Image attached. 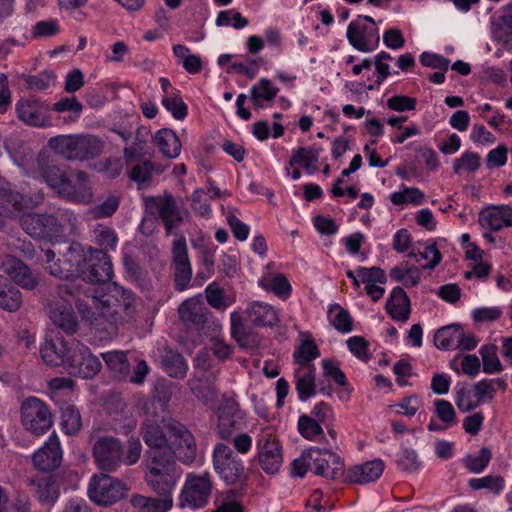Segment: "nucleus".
<instances>
[{"mask_svg": "<svg viewBox=\"0 0 512 512\" xmlns=\"http://www.w3.org/2000/svg\"><path fill=\"white\" fill-rule=\"evenodd\" d=\"M22 305V294L0 276V308L8 312L17 311Z\"/></svg>", "mask_w": 512, "mask_h": 512, "instance_id": "nucleus-38", "label": "nucleus"}, {"mask_svg": "<svg viewBox=\"0 0 512 512\" xmlns=\"http://www.w3.org/2000/svg\"><path fill=\"white\" fill-rule=\"evenodd\" d=\"M357 273L365 286L373 283L385 284L387 281L385 271L379 267H358Z\"/></svg>", "mask_w": 512, "mask_h": 512, "instance_id": "nucleus-60", "label": "nucleus"}, {"mask_svg": "<svg viewBox=\"0 0 512 512\" xmlns=\"http://www.w3.org/2000/svg\"><path fill=\"white\" fill-rule=\"evenodd\" d=\"M179 319L185 327L203 332L209 326L211 312L199 297H191L178 307Z\"/></svg>", "mask_w": 512, "mask_h": 512, "instance_id": "nucleus-16", "label": "nucleus"}, {"mask_svg": "<svg viewBox=\"0 0 512 512\" xmlns=\"http://www.w3.org/2000/svg\"><path fill=\"white\" fill-rule=\"evenodd\" d=\"M0 268L23 288L32 290L38 284L29 267L12 255H5L0 258Z\"/></svg>", "mask_w": 512, "mask_h": 512, "instance_id": "nucleus-20", "label": "nucleus"}, {"mask_svg": "<svg viewBox=\"0 0 512 512\" xmlns=\"http://www.w3.org/2000/svg\"><path fill=\"white\" fill-rule=\"evenodd\" d=\"M434 405L438 418L444 422L447 427L457 423L456 411L449 401L444 399H437L434 401Z\"/></svg>", "mask_w": 512, "mask_h": 512, "instance_id": "nucleus-59", "label": "nucleus"}, {"mask_svg": "<svg viewBox=\"0 0 512 512\" xmlns=\"http://www.w3.org/2000/svg\"><path fill=\"white\" fill-rule=\"evenodd\" d=\"M92 452L98 467L107 472H115L121 465H134L141 456L142 445L137 438H130L126 448L114 436L101 435L99 429L90 434Z\"/></svg>", "mask_w": 512, "mask_h": 512, "instance_id": "nucleus-4", "label": "nucleus"}, {"mask_svg": "<svg viewBox=\"0 0 512 512\" xmlns=\"http://www.w3.org/2000/svg\"><path fill=\"white\" fill-rule=\"evenodd\" d=\"M212 462L215 472L227 485H242L248 480L242 459L228 445L219 443L214 447Z\"/></svg>", "mask_w": 512, "mask_h": 512, "instance_id": "nucleus-8", "label": "nucleus"}, {"mask_svg": "<svg viewBox=\"0 0 512 512\" xmlns=\"http://www.w3.org/2000/svg\"><path fill=\"white\" fill-rule=\"evenodd\" d=\"M153 175V162L150 159L138 161L135 164L130 173V180L136 182L139 188L148 187L151 183V177Z\"/></svg>", "mask_w": 512, "mask_h": 512, "instance_id": "nucleus-47", "label": "nucleus"}, {"mask_svg": "<svg viewBox=\"0 0 512 512\" xmlns=\"http://www.w3.org/2000/svg\"><path fill=\"white\" fill-rule=\"evenodd\" d=\"M162 366L169 376L174 378H183L188 369L184 357L172 350L166 351L163 355Z\"/></svg>", "mask_w": 512, "mask_h": 512, "instance_id": "nucleus-40", "label": "nucleus"}, {"mask_svg": "<svg viewBox=\"0 0 512 512\" xmlns=\"http://www.w3.org/2000/svg\"><path fill=\"white\" fill-rule=\"evenodd\" d=\"M73 298H70L69 301H65V305H56L50 306L49 317L51 321L62 331L69 335H73L78 330V320L72 309V306L69 304ZM75 299V303L77 299Z\"/></svg>", "mask_w": 512, "mask_h": 512, "instance_id": "nucleus-27", "label": "nucleus"}, {"mask_svg": "<svg viewBox=\"0 0 512 512\" xmlns=\"http://www.w3.org/2000/svg\"><path fill=\"white\" fill-rule=\"evenodd\" d=\"M279 88L271 80L262 78L250 89L251 101L254 108L261 109L264 102L272 101L278 94Z\"/></svg>", "mask_w": 512, "mask_h": 512, "instance_id": "nucleus-36", "label": "nucleus"}, {"mask_svg": "<svg viewBox=\"0 0 512 512\" xmlns=\"http://www.w3.org/2000/svg\"><path fill=\"white\" fill-rule=\"evenodd\" d=\"M251 323L258 327L273 326L278 322L277 311L264 302H252L246 309Z\"/></svg>", "mask_w": 512, "mask_h": 512, "instance_id": "nucleus-30", "label": "nucleus"}, {"mask_svg": "<svg viewBox=\"0 0 512 512\" xmlns=\"http://www.w3.org/2000/svg\"><path fill=\"white\" fill-rule=\"evenodd\" d=\"M130 502L138 512H168L173 507L172 497L155 498L136 494Z\"/></svg>", "mask_w": 512, "mask_h": 512, "instance_id": "nucleus-33", "label": "nucleus"}, {"mask_svg": "<svg viewBox=\"0 0 512 512\" xmlns=\"http://www.w3.org/2000/svg\"><path fill=\"white\" fill-rule=\"evenodd\" d=\"M479 222L483 227L499 231L512 226V208L506 205L485 209L479 214Z\"/></svg>", "mask_w": 512, "mask_h": 512, "instance_id": "nucleus-25", "label": "nucleus"}, {"mask_svg": "<svg viewBox=\"0 0 512 512\" xmlns=\"http://www.w3.org/2000/svg\"><path fill=\"white\" fill-rule=\"evenodd\" d=\"M459 324H451L439 328L434 335L435 346L442 350H453L459 338Z\"/></svg>", "mask_w": 512, "mask_h": 512, "instance_id": "nucleus-41", "label": "nucleus"}, {"mask_svg": "<svg viewBox=\"0 0 512 512\" xmlns=\"http://www.w3.org/2000/svg\"><path fill=\"white\" fill-rule=\"evenodd\" d=\"M21 422L26 430L35 435L44 434L53 424L48 406L36 397H30L22 403Z\"/></svg>", "mask_w": 512, "mask_h": 512, "instance_id": "nucleus-13", "label": "nucleus"}, {"mask_svg": "<svg viewBox=\"0 0 512 512\" xmlns=\"http://www.w3.org/2000/svg\"><path fill=\"white\" fill-rule=\"evenodd\" d=\"M38 163L41 178L60 198L80 204L93 201L92 182L88 173L47 160H39Z\"/></svg>", "mask_w": 512, "mask_h": 512, "instance_id": "nucleus-3", "label": "nucleus"}, {"mask_svg": "<svg viewBox=\"0 0 512 512\" xmlns=\"http://www.w3.org/2000/svg\"><path fill=\"white\" fill-rule=\"evenodd\" d=\"M455 404L462 412H469L480 405L476 391H472L467 385L457 387Z\"/></svg>", "mask_w": 512, "mask_h": 512, "instance_id": "nucleus-49", "label": "nucleus"}, {"mask_svg": "<svg viewBox=\"0 0 512 512\" xmlns=\"http://www.w3.org/2000/svg\"><path fill=\"white\" fill-rule=\"evenodd\" d=\"M123 265L126 273L141 287H147L149 284L147 271L130 255L123 257Z\"/></svg>", "mask_w": 512, "mask_h": 512, "instance_id": "nucleus-54", "label": "nucleus"}, {"mask_svg": "<svg viewBox=\"0 0 512 512\" xmlns=\"http://www.w3.org/2000/svg\"><path fill=\"white\" fill-rule=\"evenodd\" d=\"M146 156H150L147 141H133L123 150V157L127 165H132L137 161L147 160Z\"/></svg>", "mask_w": 512, "mask_h": 512, "instance_id": "nucleus-50", "label": "nucleus"}, {"mask_svg": "<svg viewBox=\"0 0 512 512\" xmlns=\"http://www.w3.org/2000/svg\"><path fill=\"white\" fill-rule=\"evenodd\" d=\"M332 326L341 333H349L353 330V320L350 313L338 304L329 309Z\"/></svg>", "mask_w": 512, "mask_h": 512, "instance_id": "nucleus-46", "label": "nucleus"}, {"mask_svg": "<svg viewBox=\"0 0 512 512\" xmlns=\"http://www.w3.org/2000/svg\"><path fill=\"white\" fill-rule=\"evenodd\" d=\"M119 197L116 195L108 196L102 203L96 205L92 209L95 218H105L112 216L119 207Z\"/></svg>", "mask_w": 512, "mask_h": 512, "instance_id": "nucleus-62", "label": "nucleus"}, {"mask_svg": "<svg viewBox=\"0 0 512 512\" xmlns=\"http://www.w3.org/2000/svg\"><path fill=\"white\" fill-rule=\"evenodd\" d=\"M87 492L92 502L107 507L125 498L128 488L118 479L99 473L91 477Z\"/></svg>", "mask_w": 512, "mask_h": 512, "instance_id": "nucleus-9", "label": "nucleus"}, {"mask_svg": "<svg viewBox=\"0 0 512 512\" xmlns=\"http://www.w3.org/2000/svg\"><path fill=\"white\" fill-rule=\"evenodd\" d=\"M70 354V343L63 338L46 339L40 347L42 359L49 365L66 367Z\"/></svg>", "mask_w": 512, "mask_h": 512, "instance_id": "nucleus-24", "label": "nucleus"}, {"mask_svg": "<svg viewBox=\"0 0 512 512\" xmlns=\"http://www.w3.org/2000/svg\"><path fill=\"white\" fill-rule=\"evenodd\" d=\"M231 335L242 348H252L255 346V339L247 333L245 324L238 312L231 314Z\"/></svg>", "mask_w": 512, "mask_h": 512, "instance_id": "nucleus-42", "label": "nucleus"}, {"mask_svg": "<svg viewBox=\"0 0 512 512\" xmlns=\"http://www.w3.org/2000/svg\"><path fill=\"white\" fill-rule=\"evenodd\" d=\"M320 356V351L312 339H306L294 350L293 358L300 367H307L309 363Z\"/></svg>", "mask_w": 512, "mask_h": 512, "instance_id": "nucleus-43", "label": "nucleus"}, {"mask_svg": "<svg viewBox=\"0 0 512 512\" xmlns=\"http://www.w3.org/2000/svg\"><path fill=\"white\" fill-rule=\"evenodd\" d=\"M387 313L394 320L405 322L410 315V300L403 288L397 286L391 291L385 306Z\"/></svg>", "mask_w": 512, "mask_h": 512, "instance_id": "nucleus-28", "label": "nucleus"}, {"mask_svg": "<svg viewBox=\"0 0 512 512\" xmlns=\"http://www.w3.org/2000/svg\"><path fill=\"white\" fill-rule=\"evenodd\" d=\"M20 224L32 237L51 238L73 233L78 224V217L70 209L59 207L50 213H24L20 218Z\"/></svg>", "mask_w": 512, "mask_h": 512, "instance_id": "nucleus-5", "label": "nucleus"}, {"mask_svg": "<svg viewBox=\"0 0 512 512\" xmlns=\"http://www.w3.org/2000/svg\"><path fill=\"white\" fill-rule=\"evenodd\" d=\"M141 434L144 442L150 448L148 452L149 459H152L154 452H157L159 455H166L167 451H172L168 444L166 434L156 422L145 421L141 426Z\"/></svg>", "mask_w": 512, "mask_h": 512, "instance_id": "nucleus-23", "label": "nucleus"}, {"mask_svg": "<svg viewBox=\"0 0 512 512\" xmlns=\"http://www.w3.org/2000/svg\"><path fill=\"white\" fill-rule=\"evenodd\" d=\"M56 154L69 161H87L100 156L104 150L101 138L91 134L58 135L48 142Z\"/></svg>", "mask_w": 512, "mask_h": 512, "instance_id": "nucleus-6", "label": "nucleus"}, {"mask_svg": "<svg viewBox=\"0 0 512 512\" xmlns=\"http://www.w3.org/2000/svg\"><path fill=\"white\" fill-rule=\"evenodd\" d=\"M150 204L157 209L167 234H171L173 229L177 228L182 222L183 218L179 208L171 195H166L162 198H151Z\"/></svg>", "mask_w": 512, "mask_h": 512, "instance_id": "nucleus-22", "label": "nucleus"}, {"mask_svg": "<svg viewBox=\"0 0 512 512\" xmlns=\"http://www.w3.org/2000/svg\"><path fill=\"white\" fill-rule=\"evenodd\" d=\"M28 208V200L19 192L13 190L0 191V215L10 217Z\"/></svg>", "mask_w": 512, "mask_h": 512, "instance_id": "nucleus-34", "label": "nucleus"}, {"mask_svg": "<svg viewBox=\"0 0 512 512\" xmlns=\"http://www.w3.org/2000/svg\"><path fill=\"white\" fill-rule=\"evenodd\" d=\"M29 486L36 499L45 506H53L60 496V486L54 476H37L29 479Z\"/></svg>", "mask_w": 512, "mask_h": 512, "instance_id": "nucleus-21", "label": "nucleus"}, {"mask_svg": "<svg viewBox=\"0 0 512 512\" xmlns=\"http://www.w3.org/2000/svg\"><path fill=\"white\" fill-rule=\"evenodd\" d=\"M17 114L21 121L31 126H45L48 117L42 105L38 101H19Z\"/></svg>", "mask_w": 512, "mask_h": 512, "instance_id": "nucleus-31", "label": "nucleus"}, {"mask_svg": "<svg viewBox=\"0 0 512 512\" xmlns=\"http://www.w3.org/2000/svg\"><path fill=\"white\" fill-rule=\"evenodd\" d=\"M175 57L182 60L184 69L191 74H196L202 70V61L198 55L191 54L187 46L177 44L173 46Z\"/></svg>", "mask_w": 512, "mask_h": 512, "instance_id": "nucleus-45", "label": "nucleus"}, {"mask_svg": "<svg viewBox=\"0 0 512 512\" xmlns=\"http://www.w3.org/2000/svg\"><path fill=\"white\" fill-rule=\"evenodd\" d=\"M62 460V450L56 434H52L45 444L33 455L35 467L43 472L57 468Z\"/></svg>", "mask_w": 512, "mask_h": 512, "instance_id": "nucleus-19", "label": "nucleus"}, {"mask_svg": "<svg viewBox=\"0 0 512 512\" xmlns=\"http://www.w3.org/2000/svg\"><path fill=\"white\" fill-rule=\"evenodd\" d=\"M213 489L209 473H188L179 496L180 508L199 509L207 505Z\"/></svg>", "mask_w": 512, "mask_h": 512, "instance_id": "nucleus-10", "label": "nucleus"}, {"mask_svg": "<svg viewBox=\"0 0 512 512\" xmlns=\"http://www.w3.org/2000/svg\"><path fill=\"white\" fill-rule=\"evenodd\" d=\"M347 346L350 352L359 360L368 362L370 355L368 353L369 343L361 336H352L347 340Z\"/></svg>", "mask_w": 512, "mask_h": 512, "instance_id": "nucleus-63", "label": "nucleus"}, {"mask_svg": "<svg viewBox=\"0 0 512 512\" xmlns=\"http://www.w3.org/2000/svg\"><path fill=\"white\" fill-rule=\"evenodd\" d=\"M258 462L267 474H276L283 462L282 448L270 429L262 431L257 439Z\"/></svg>", "mask_w": 512, "mask_h": 512, "instance_id": "nucleus-15", "label": "nucleus"}, {"mask_svg": "<svg viewBox=\"0 0 512 512\" xmlns=\"http://www.w3.org/2000/svg\"><path fill=\"white\" fill-rule=\"evenodd\" d=\"M317 452L313 453V470L316 475L327 479H336L343 474L344 463L339 455L330 450H321L314 447Z\"/></svg>", "mask_w": 512, "mask_h": 512, "instance_id": "nucleus-18", "label": "nucleus"}, {"mask_svg": "<svg viewBox=\"0 0 512 512\" xmlns=\"http://www.w3.org/2000/svg\"><path fill=\"white\" fill-rule=\"evenodd\" d=\"M469 487L473 490L488 489L493 493H500L504 488V479L499 475H487L482 478L469 480Z\"/></svg>", "mask_w": 512, "mask_h": 512, "instance_id": "nucleus-52", "label": "nucleus"}, {"mask_svg": "<svg viewBox=\"0 0 512 512\" xmlns=\"http://www.w3.org/2000/svg\"><path fill=\"white\" fill-rule=\"evenodd\" d=\"M408 256L413 257L424 269H433L441 261V253L435 243L425 246L423 251H411Z\"/></svg>", "mask_w": 512, "mask_h": 512, "instance_id": "nucleus-44", "label": "nucleus"}, {"mask_svg": "<svg viewBox=\"0 0 512 512\" xmlns=\"http://www.w3.org/2000/svg\"><path fill=\"white\" fill-rule=\"evenodd\" d=\"M62 263L65 267L54 264L49 267V273L64 280L57 285V295L65 301L81 299V295L90 297L89 284L107 283L113 276L110 256L102 249L88 254L70 249Z\"/></svg>", "mask_w": 512, "mask_h": 512, "instance_id": "nucleus-1", "label": "nucleus"}, {"mask_svg": "<svg viewBox=\"0 0 512 512\" xmlns=\"http://www.w3.org/2000/svg\"><path fill=\"white\" fill-rule=\"evenodd\" d=\"M492 453L489 448L482 447L478 455H468L464 459V466L473 473L482 472L489 464Z\"/></svg>", "mask_w": 512, "mask_h": 512, "instance_id": "nucleus-53", "label": "nucleus"}, {"mask_svg": "<svg viewBox=\"0 0 512 512\" xmlns=\"http://www.w3.org/2000/svg\"><path fill=\"white\" fill-rule=\"evenodd\" d=\"M178 475L176 474L175 461L172 451L166 455L152 454V459L145 475L149 488L161 497H172V491L176 486Z\"/></svg>", "mask_w": 512, "mask_h": 512, "instance_id": "nucleus-7", "label": "nucleus"}, {"mask_svg": "<svg viewBox=\"0 0 512 512\" xmlns=\"http://www.w3.org/2000/svg\"><path fill=\"white\" fill-rule=\"evenodd\" d=\"M347 39L358 51L368 53L375 50L380 37L374 19L370 16H358L348 25Z\"/></svg>", "mask_w": 512, "mask_h": 512, "instance_id": "nucleus-12", "label": "nucleus"}, {"mask_svg": "<svg viewBox=\"0 0 512 512\" xmlns=\"http://www.w3.org/2000/svg\"><path fill=\"white\" fill-rule=\"evenodd\" d=\"M240 415L226 414L224 411L219 414L217 430L222 439H228L233 432L240 427Z\"/></svg>", "mask_w": 512, "mask_h": 512, "instance_id": "nucleus-56", "label": "nucleus"}, {"mask_svg": "<svg viewBox=\"0 0 512 512\" xmlns=\"http://www.w3.org/2000/svg\"><path fill=\"white\" fill-rule=\"evenodd\" d=\"M397 462L400 468L407 472H415L421 465L416 451L408 448L401 451Z\"/></svg>", "mask_w": 512, "mask_h": 512, "instance_id": "nucleus-64", "label": "nucleus"}, {"mask_svg": "<svg viewBox=\"0 0 512 512\" xmlns=\"http://www.w3.org/2000/svg\"><path fill=\"white\" fill-rule=\"evenodd\" d=\"M321 148L317 147H298L292 153L289 161L290 167L300 165L308 171L309 174H313L317 170L316 163L319 160Z\"/></svg>", "mask_w": 512, "mask_h": 512, "instance_id": "nucleus-35", "label": "nucleus"}, {"mask_svg": "<svg viewBox=\"0 0 512 512\" xmlns=\"http://www.w3.org/2000/svg\"><path fill=\"white\" fill-rule=\"evenodd\" d=\"M172 264L174 265L175 288L178 291H183L192 279V267L184 236H180L172 242Z\"/></svg>", "mask_w": 512, "mask_h": 512, "instance_id": "nucleus-17", "label": "nucleus"}, {"mask_svg": "<svg viewBox=\"0 0 512 512\" xmlns=\"http://www.w3.org/2000/svg\"><path fill=\"white\" fill-rule=\"evenodd\" d=\"M480 156L475 152H465L460 158L453 163V171L457 175L471 173L480 167Z\"/></svg>", "mask_w": 512, "mask_h": 512, "instance_id": "nucleus-51", "label": "nucleus"}, {"mask_svg": "<svg viewBox=\"0 0 512 512\" xmlns=\"http://www.w3.org/2000/svg\"><path fill=\"white\" fill-rule=\"evenodd\" d=\"M317 452L314 447L305 450L302 455L295 459L291 464V474L297 477H303L309 468L313 469L312 455Z\"/></svg>", "mask_w": 512, "mask_h": 512, "instance_id": "nucleus-58", "label": "nucleus"}, {"mask_svg": "<svg viewBox=\"0 0 512 512\" xmlns=\"http://www.w3.org/2000/svg\"><path fill=\"white\" fill-rule=\"evenodd\" d=\"M206 300L208 304L215 309L225 310L228 307L224 290L216 284H210L205 289Z\"/></svg>", "mask_w": 512, "mask_h": 512, "instance_id": "nucleus-61", "label": "nucleus"}, {"mask_svg": "<svg viewBox=\"0 0 512 512\" xmlns=\"http://www.w3.org/2000/svg\"><path fill=\"white\" fill-rule=\"evenodd\" d=\"M384 471V462L380 459L355 465L348 469L347 480L355 484H365L377 480Z\"/></svg>", "mask_w": 512, "mask_h": 512, "instance_id": "nucleus-26", "label": "nucleus"}, {"mask_svg": "<svg viewBox=\"0 0 512 512\" xmlns=\"http://www.w3.org/2000/svg\"><path fill=\"white\" fill-rule=\"evenodd\" d=\"M68 373L83 379L93 378L101 369L100 360L79 341L70 342V354L66 365Z\"/></svg>", "mask_w": 512, "mask_h": 512, "instance_id": "nucleus-14", "label": "nucleus"}, {"mask_svg": "<svg viewBox=\"0 0 512 512\" xmlns=\"http://www.w3.org/2000/svg\"><path fill=\"white\" fill-rule=\"evenodd\" d=\"M134 294L123 286L113 283L109 293L101 298L91 296V303L78 299L76 307L82 320L98 331L108 335L116 334L117 325L122 320L121 312L132 317Z\"/></svg>", "mask_w": 512, "mask_h": 512, "instance_id": "nucleus-2", "label": "nucleus"}, {"mask_svg": "<svg viewBox=\"0 0 512 512\" xmlns=\"http://www.w3.org/2000/svg\"><path fill=\"white\" fill-rule=\"evenodd\" d=\"M299 433L308 440H313L316 436L323 434L320 423L311 416L302 415L298 420Z\"/></svg>", "mask_w": 512, "mask_h": 512, "instance_id": "nucleus-57", "label": "nucleus"}, {"mask_svg": "<svg viewBox=\"0 0 512 512\" xmlns=\"http://www.w3.org/2000/svg\"><path fill=\"white\" fill-rule=\"evenodd\" d=\"M61 427L67 435H76L81 430V414L74 405L66 404L61 407Z\"/></svg>", "mask_w": 512, "mask_h": 512, "instance_id": "nucleus-39", "label": "nucleus"}, {"mask_svg": "<svg viewBox=\"0 0 512 512\" xmlns=\"http://www.w3.org/2000/svg\"><path fill=\"white\" fill-rule=\"evenodd\" d=\"M492 33L502 46L512 52V15L501 14L492 22Z\"/></svg>", "mask_w": 512, "mask_h": 512, "instance_id": "nucleus-37", "label": "nucleus"}, {"mask_svg": "<svg viewBox=\"0 0 512 512\" xmlns=\"http://www.w3.org/2000/svg\"><path fill=\"white\" fill-rule=\"evenodd\" d=\"M164 427L169 433L172 457L176 456L184 464L193 463L196 459L197 445L191 431L175 419L164 420Z\"/></svg>", "mask_w": 512, "mask_h": 512, "instance_id": "nucleus-11", "label": "nucleus"}, {"mask_svg": "<svg viewBox=\"0 0 512 512\" xmlns=\"http://www.w3.org/2000/svg\"><path fill=\"white\" fill-rule=\"evenodd\" d=\"M107 366L118 376L125 377L129 372L127 356L121 351H109L102 354Z\"/></svg>", "mask_w": 512, "mask_h": 512, "instance_id": "nucleus-48", "label": "nucleus"}, {"mask_svg": "<svg viewBox=\"0 0 512 512\" xmlns=\"http://www.w3.org/2000/svg\"><path fill=\"white\" fill-rule=\"evenodd\" d=\"M316 368L314 365L299 367L295 371V386L300 401H306L316 394Z\"/></svg>", "mask_w": 512, "mask_h": 512, "instance_id": "nucleus-29", "label": "nucleus"}, {"mask_svg": "<svg viewBox=\"0 0 512 512\" xmlns=\"http://www.w3.org/2000/svg\"><path fill=\"white\" fill-rule=\"evenodd\" d=\"M153 140L155 145L165 157L174 159L180 155L182 147L181 142L172 129H160L156 132Z\"/></svg>", "mask_w": 512, "mask_h": 512, "instance_id": "nucleus-32", "label": "nucleus"}, {"mask_svg": "<svg viewBox=\"0 0 512 512\" xmlns=\"http://www.w3.org/2000/svg\"><path fill=\"white\" fill-rule=\"evenodd\" d=\"M162 105L171 112L172 116L177 120H183L188 113L187 105L180 98L178 92L173 95H163Z\"/></svg>", "mask_w": 512, "mask_h": 512, "instance_id": "nucleus-55", "label": "nucleus"}]
</instances>
